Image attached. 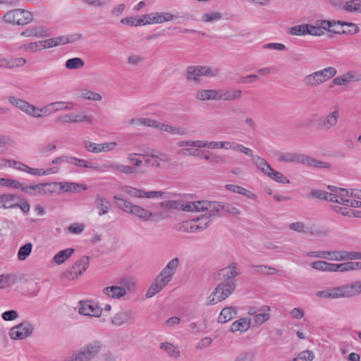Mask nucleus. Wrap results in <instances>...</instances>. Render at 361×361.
I'll list each match as a JSON object with an SVG mask.
<instances>
[{
    "label": "nucleus",
    "mask_w": 361,
    "mask_h": 361,
    "mask_svg": "<svg viewBox=\"0 0 361 361\" xmlns=\"http://www.w3.org/2000/svg\"><path fill=\"white\" fill-rule=\"evenodd\" d=\"M8 101L27 115L37 118L63 110V101H59L49 103L43 107H38L16 96H9Z\"/></svg>",
    "instance_id": "obj_1"
},
{
    "label": "nucleus",
    "mask_w": 361,
    "mask_h": 361,
    "mask_svg": "<svg viewBox=\"0 0 361 361\" xmlns=\"http://www.w3.org/2000/svg\"><path fill=\"white\" fill-rule=\"evenodd\" d=\"M277 160L283 163L302 164L308 166L325 168L328 164L307 155L296 152H279L277 154Z\"/></svg>",
    "instance_id": "obj_2"
},
{
    "label": "nucleus",
    "mask_w": 361,
    "mask_h": 361,
    "mask_svg": "<svg viewBox=\"0 0 361 361\" xmlns=\"http://www.w3.org/2000/svg\"><path fill=\"white\" fill-rule=\"evenodd\" d=\"M197 204L198 205H200V212L208 211V214L209 216L221 215V212L232 215L240 214V210L238 207L227 202H210L207 200H202L200 201V203Z\"/></svg>",
    "instance_id": "obj_3"
},
{
    "label": "nucleus",
    "mask_w": 361,
    "mask_h": 361,
    "mask_svg": "<svg viewBox=\"0 0 361 361\" xmlns=\"http://www.w3.org/2000/svg\"><path fill=\"white\" fill-rule=\"evenodd\" d=\"M336 73V68L327 67L305 75L302 79V83L308 88H314L333 78Z\"/></svg>",
    "instance_id": "obj_4"
},
{
    "label": "nucleus",
    "mask_w": 361,
    "mask_h": 361,
    "mask_svg": "<svg viewBox=\"0 0 361 361\" xmlns=\"http://www.w3.org/2000/svg\"><path fill=\"white\" fill-rule=\"evenodd\" d=\"M102 346L99 341H92L80 350L74 351L64 361H91L99 353Z\"/></svg>",
    "instance_id": "obj_5"
},
{
    "label": "nucleus",
    "mask_w": 361,
    "mask_h": 361,
    "mask_svg": "<svg viewBox=\"0 0 361 361\" xmlns=\"http://www.w3.org/2000/svg\"><path fill=\"white\" fill-rule=\"evenodd\" d=\"M118 284V286L105 287L102 290L103 294L109 298L118 300L124 297L127 293L133 291L135 286V283L129 278L121 279Z\"/></svg>",
    "instance_id": "obj_6"
},
{
    "label": "nucleus",
    "mask_w": 361,
    "mask_h": 361,
    "mask_svg": "<svg viewBox=\"0 0 361 361\" xmlns=\"http://www.w3.org/2000/svg\"><path fill=\"white\" fill-rule=\"evenodd\" d=\"M236 288L235 281L221 282L208 297L207 305H212L227 298Z\"/></svg>",
    "instance_id": "obj_7"
},
{
    "label": "nucleus",
    "mask_w": 361,
    "mask_h": 361,
    "mask_svg": "<svg viewBox=\"0 0 361 361\" xmlns=\"http://www.w3.org/2000/svg\"><path fill=\"white\" fill-rule=\"evenodd\" d=\"M4 21L9 24L25 25L32 20L31 12L24 9H13L8 11L4 17Z\"/></svg>",
    "instance_id": "obj_8"
},
{
    "label": "nucleus",
    "mask_w": 361,
    "mask_h": 361,
    "mask_svg": "<svg viewBox=\"0 0 361 361\" xmlns=\"http://www.w3.org/2000/svg\"><path fill=\"white\" fill-rule=\"evenodd\" d=\"M256 159V167L260 170L264 175L269 177L271 179L276 182L288 184L290 183L288 178H287L281 172L276 171L271 168L268 162L262 157H255Z\"/></svg>",
    "instance_id": "obj_9"
},
{
    "label": "nucleus",
    "mask_w": 361,
    "mask_h": 361,
    "mask_svg": "<svg viewBox=\"0 0 361 361\" xmlns=\"http://www.w3.org/2000/svg\"><path fill=\"white\" fill-rule=\"evenodd\" d=\"M340 118V110L338 106L324 116L319 117L317 120L316 129L317 130L328 131L334 128Z\"/></svg>",
    "instance_id": "obj_10"
},
{
    "label": "nucleus",
    "mask_w": 361,
    "mask_h": 361,
    "mask_svg": "<svg viewBox=\"0 0 361 361\" xmlns=\"http://www.w3.org/2000/svg\"><path fill=\"white\" fill-rule=\"evenodd\" d=\"M34 330V324L28 321H25L11 328L8 335L13 340H23L30 337Z\"/></svg>",
    "instance_id": "obj_11"
},
{
    "label": "nucleus",
    "mask_w": 361,
    "mask_h": 361,
    "mask_svg": "<svg viewBox=\"0 0 361 361\" xmlns=\"http://www.w3.org/2000/svg\"><path fill=\"white\" fill-rule=\"evenodd\" d=\"M197 203L200 201L190 202L184 203L182 200H166L161 202L159 205L163 209H178L185 212H200V207Z\"/></svg>",
    "instance_id": "obj_12"
},
{
    "label": "nucleus",
    "mask_w": 361,
    "mask_h": 361,
    "mask_svg": "<svg viewBox=\"0 0 361 361\" xmlns=\"http://www.w3.org/2000/svg\"><path fill=\"white\" fill-rule=\"evenodd\" d=\"M270 311L271 307L268 305L251 306L248 308L247 314L253 317L255 325L259 326L270 319Z\"/></svg>",
    "instance_id": "obj_13"
},
{
    "label": "nucleus",
    "mask_w": 361,
    "mask_h": 361,
    "mask_svg": "<svg viewBox=\"0 0 361 361\" xmlns=\"http://www.w3.org/2000/svg\"><path fill=\"white\" fill-rule=\"evenodd\" d=\"M324 259L331 261H348L361 259V252H348L345 250L324 251Z\"/></svg>",
    "instance_id": "obj_14"
},
{
    "label": "nucleus",
    "mask_w": 361,
    "mask_h": 361,
    "mask_svg": "<svg viewBox=\"0 0 361 361\" xmlns=\"http://www.w3.org/2000/svg\"><path fill=\"white\" fill-rule=\"evenodd\" d=\"M223 144H224V142L184 140L178 141L176 145L179 147H196L197 148L224 149V145H221Z\"/></svg>",
    "instance_id": "obj_15"
},
{
    "label": "nucleus",
    "mask_w": 361,
    "mask_h": 361,
    "mask_svg": "<svg viewBox=\"0 0 361 361\" xmlns=\"http://www.w3.org/2000/svg\"><path fill=\"white\" fill-rule=\"evenodd\" d=\"M345 285L338 287H331L326 290H319L316 293V295L319 298L324 299H338L348 298Z\"/></svg>",
    "instance_id": "obj_16"
},
{
    "label": "nucleus",
    "mask_w": 361,
    "mask_h": 361,
    "mask_svg": "<svg viewBox=\"0 0 361 361\" xmlns=\"http://www.w3.org/2000/svg\"><path fill=\"white\" fill-rule=\"evenodd\" d=\"M240 271L236 262H232L228 266L219 270L217 273L218 279L224 281H233L232 279L240 275Z\"/></svg>",
    "instance_id": "obj_17"
},
{
    "label": "nucleus",
    "mask_w": 361,
    "mask_h": 361,
    "mask_svg": "<svg viewBox=\"0 0 361 361\" xmlns=\"http://www.w3.org/2000/svg\"><path fill=\"white\" fill-rule=\"evenodd\" d=\"M221 145L222 146L224 145L225 149H231L233 151L238 152L242 154H244L246 156L250 157L251 158V161H252V164L255 166H256V162H255L256 159L255 158L260 157L259 155L254 154L253 151L251 149L246 147L244 145L239 144L238 142H235L227 141V142H224V144H223Z\"/></svg>",
    "instance_id": "obj_18"
},
{
    "label": "nucleus",
    "mask_w": 361,
    "mask_h": 361,
    "mask_svg": "<svg viewBox=\"0 0 361 361\" xmlns=\"http://www.w3.org/2000/svg\"><path fill=\"white\" fill-rule=\"evenodd\" d=\"M361 73L355 71H349L344 74L334 78L333 83L335 85L343 86L351 82H360Z\"/></svg>",
    "instance_id": "obj_19"
},
{
    "label": "nucleus",
    "mask_w": 361,
    "mask_h": 361,
    "mask_svg": "<svg viewBox=\"0 0 361 361\" xmlns=\"http://www.w3.org/2000/svg\"><path fill=\"white\" fill-rule=\"evenodd\" d=\"M116 142H104L97 144L88 140L83 142L84 147L92 153L106 152L112 150L116 146Z\"/></svg>",
    "instance_id": "obj_20"
},
{
    "label": "nucleus",
    "mask_w": 361,
    "mask_h": 361,
    "mask_svg": "<svg viewBox=\"0 0 361 361\" xmlns=\"http://www.w3.org/2000/svg\"><path fill=\"white\" fill-rule=\"evenodd\" d=\"M135 319L133 312L130 310H121L111 319V323L116 326H121L125 324L130 323Z\"/></svg>",
    "instance_id": "obj_21"
},
{
    "label": "nucleus",
    "mask_w": 361,
    "mask_h": 361,
    "mask_svg": "<svg viewBox=\"0 0 361 361\" xmlns=\"http://www.w3.org/2000/svg\"><path fill=\"white\" fill-rule=\"evenodd\" d=\"M50 186L49 183H39L35 185H25L22 184L21 191L30 195H45L50 193L51 190L47 189Z\"/></svg>",
    "instance_id": "obj_22"
},
{
    "label": "nucleus",
    "mask_w": 361,
    "mask_h": 361,
    "mask_svg": "<svg viewBox=\"0 0 361 361\" xmlns=\"http://www.w3.org/2000/svg\"><path fill=\"white\" fill-rule=\"evenodd\" d=\"M102 309L97 305L91 304L90 302L80 301L78 312L80 314L90 317H99L102 314Z\"/></svg>",
    "instance_id": "obj_23"
},
{
    "label": "nucleus",
    "mask_w": 361,
    "mask_h": 361,
    "mask_svg": "<svg viewBox=\"0 0 361 361\" xmlns=\"http://www.w3.org/2000/svg\"><path fill=\"white\" fill-rule=\"evenodd\" d=\"M19 197L20 196L15 193L0 194V209H16Z\"/></svg>",
    "instance_id": "obj_24"
},
{
    "label": "nucleus",
    "mask_w": 361,
    "mask_h": 361,
    "mask_svg": "<svg viewBox=\"0 0 361 361\" xmlns=\"http://www.w3.org/2000/svg\"><path fill=\"white\" fill-rule=\"evenodd\" d=\"M169 283V281L159 274L147 290L145 296L148 298L153 297L166 287Z\"/></svg>",
    "instance_id": "obj_25"
},
{
    "label": "nucleus",
    "mask_w": 361,
    "mask_h": 361,
    "mask_svg": "<svg viewBox=\"0 0 361 361\" xmlns=\"http://www.w3.org/2000/svg\"><path fill=\"white\" fill-rule=\"evenodd\" d=\"M92 122V117L90 116L81 115L78 114H65L58 117L57 122L61 123Z\"/></svg>",
    "instance_id": "obj_26"
},
{
    "label": "nucleus",
    "mask_w": 361,
    "mask_h": 361,
    "mask_svg": "<svg viewBox=\"0 0 361 361\" xmlns=\"http://www.w3.org/2000/svg\"><path fill=\"white\" fill-rule=\"evenodd\" d=\"M179 265V258L175 257L168 262V264L161 270L159 274L161 275V277L163 276V278L166 279L167 281L170 282Z\"/></svg>",
    "instance_id": "obj_27"
},
{
    "label": "nucleus",
    "mask_w": 361,
    "mask_h": 361,
    "mask_svg": "<svg viewBox=\"0 0 361 361\" xmlns=\"http://www.w3.org/2000/svg\"><path fill=\"white\" fill-rule=\"evenodd\" d=\"M243 92L239 89L231 88L226 90H219V100L233 101L242 97Z\"/></svg>",
    "instance_id": "obj_28"
},
{
    "label": "nucleus",
    "mask_w": 361,
    "mask_h": 361,
    "mask_svg": "<svg viewBox=\"0 0 361 361\" xmlns=\"http://www.w3.org/2000/svg\"><path fill=\"white\" fill-rule=\"evenodd\" d=\"M95 207L98 209V215L106 214L111 209V202L102 195H97L94 200Z\"/></svg>",
    "instance_id": "obj_29"
},
{
    "label": "nucleus",
    "mask_w": 361,
    "mask_h": 361,
    "mask_svg": "<svg viewBox=\"0 0 361 361\" xmlns=\"http://www.w3.org/2000/svg\"><path fill=\"white\" fill-rule=\"evenodd\" d=\"M195 98L201 100H219V90H200L195 92Z\"/></svg>",
    "instance_id": "obj_30"
},
{
    "label": "nucleus",
    "mask_w": 361,
    "mask_h": 361,
    "mask_svg": "<svg viewBox=\"0 0 361 361\" xmlns=\"http://www.w3.org/2000/svg\"><path fill=\"white\" fill-rule=\"evenodd\" d=\"M202 76L201 66H190L187 68L185 78L188 81L199 83Z\"/></svg>",
    "instance_id": "obj_31"
},
{
    "label": "nucleus",
    "mask_w": 361,
    "mask_h": 361,
    "mask_svg": "<svg viewBox=\"0 0 361 361\" xmlns=\"http://www.w3.org/2000/svg\"><path fill=\"white\" fill-rule=\"evenodd\" d=\"M153 123H154V125L152 126V127H154L157 129H159L161 131H164V132L173 134V135H185L184 130L180 128L172 126L165 124V123H159L154 120H153Z\"/></svg>",
    "instance_id": "obj_32"
},
{
    "label": "nucleus",
    "mask_w": 361,
    "mask_h": 361,
    "mask_svg": "<svg viewBox=\"0 0 361 361\" xmlns=\"http://www.w3.org/2000/svg\"><path fill=\"white\" fill-rule=\"evenodd\" d=\"M130 214L137 216L143 221H148L152 216V213L150 211L136 204L131 209Z\"/></svg>",
    "instance_id": "obj_33"
},
{
    "label": "nucleus",
    "mask_w": 361,
    "mask_h": 361,
    "mask_svg": "<svg viewBox=\"0 0 361 361\" xmlns=\"http://www.w3.org/2000/svg\"><path fill=\"white\" fill-rule=\"evenodd\" d=\"M237 314V311L234 307H226L222 309L221 311L219 318L218 322L219 323H226L233 318H234Z\"/></svg>",
    "instance_id": "obj_34"
},
{
    "label": "nucleus",
    "mask_w": 361,
    "mask_h": 361,
    "mask_svg": "<svg viewBox=\"0 0 361 361\" xmlns=\"http://www.w3.org/2000/svg\"><path fill=\"white\" fill-rule=\"evenodd\" d=\"M250 327V321L245 318H240L235 321L231 326L230 330L232 332H245Z\"/></svg>",
    "instance_id": "obj_35"
},
{
    "label": "nucleus",
    "mask_w": 361,
    "mask_h": 361,
    "mask_svg": "<svg viewBox=\"0 0 361 361\" xmlns=\"http://www.w3.org/2000/svg\"><path fill=\"white\" fill-rule=\"evenodd\" d=\"M47 35V30L43 27H31L20 34L23 37H43Z\"/></svg>",
    "instance_id": "obj_36"
},
{
    "label": "nucleus",
    "mask_w": 361,
    "mask_h": 361,
    "mask_svg": "<svg viewBox=\"0 0 361 361\" xmlns=\"http://www.w3.org/2000/svg\"><path fill=\"white\" fill-rule=\"evenodd\" d=\"M74 252L73 248H67L56 253L53 260L57 264H61L68 259Z\"/></svg>",
    "instance_id": "obj_37"
},
{
    "label": "nucleus",
    "mask_w": 361,
    "mask_h": 361,
    "mask_svg": "<svg viewBox=\"0 0 361 361\" xmlns=\"http://www.w3.org/2000/svg\"><path fill=\"white\" fill-rule=\"evenodd\" d=\"M329 234L328 228L315 225L308 226L307 235L314 237H326Z\"/></svg>",
    "instance_id": "obj_38"
},
{
    "label": "nucleus",
    "mask_w": 361,
    "mask_h": 361,
    "mask_svg": "<svg viewBox=\"0 0 361 361\" xmlns=\"http://www.w3.org/2000/svg\"><path fill=\"white\" fill-rule=\"evenodd\" d=\"M336 192H337V195L334 200L335 202L348 207L350 199H348L347 197H350V190L343 188L342 190H336Z\"/></svg>",
    "instance_id": "obj_39"
},
{
    "label": "nucleus",
    "mask_w": 361,
    "mask_h": 361,
    "mask_svg": "<svg viewBox=\"0 0 361 361\" xmlns=\"http://www.w3.org/2000/svg\"><path fill=\"white\" fill-rule=\"evenodd\" d=\"M160 348L164 350L169 357L172 358H178L180 355V350L171 343H161Z\"/></svg>",
    "instance_id": "obj_40"
},
{
    "label": "nucleus",
    "mask_w": 361,
    "mask_h": 361,
    "mask_svg": "<svg viewBox=\"0 0 361 361\" xmlns=\"http://www.w3.org/2000/svg\"><path fill=\"white\" fill-rule=\"evenodd\" d=\"M118 164L106 161L102 165L94 164V171L99 172H109L118 171Z\"/></svg>",
    "instance_id": "obj_41"
},
{
    "label": "nucleus",
    "mask_w": 361,
    "mask_h": 361,
    "mask_svg": "<svg viewBox=\"0 0 361 361\" xmlns=\"http://www.w3.org/2000/svg\"><path fill=\"white\" fill-rule=\"evenodd\" d=\"M348 13H361V0H350L345 3L343 7Z\"/></svg>",
    "instance_id": "obj_42"
},
{
    "label": "nucleus",
    "mask_w": 361,
    "mask_h": 361,
    "mask_svg": "<svg viewBox=\"0 0 361 361\" xmlns=\"http://www.w3.org/2000/svg\"><path fill=\"white\" fill-rule=\"evenodd\" d=\"M17 279V276L13 274L0 275V289H4L13 285Z\"/></svg>",
    "instance_id": "obj_43"
},
{
    "label": "nucleus",
    "mask_w": 361,
    "mask_h": 361,
    "mask_svg": "<svg viewBox=\"0 0 361 361\" xmlns=\"http://www.w3.org/2000/svg\"><path fill=\"white\" fill-rule=\"evenodd\" d=\"M68 164H72V165H74L76 166L90 169L94 171V163L90 162L85 159H78V158L73 157H69V161H68Z\"/></svg>",
    "instance_id": "obj_44"
},
{
    "label": "nucleus",
    "mask_w": 361,
    "mask_h": 361,
    "mask_svg": "<svg viewBox=\"0 0 361 361\" xmlns=\"http://www.w3.org/2000/svg\"><path fill=\"white\" fill-rule=\"evenodd\" d=\"M345 287L348 298L361 294V281H357L350 284L345 285Z\"/></svg>",
    "instance_id": "obj_45"
},
{
    "label": "nucleus",
    "mask_w": 361,
    "mask_h": 361,
    "mask_svg": "<svg viewBox=\"0 0 361 361\" xmlns=\"http://www.w3.org/2000/svg\"><path fill=\"white\" fill-rule=\"evenodd\" d=\"M142 197L141 198H149V199H156V198H169L170 195L165 192L162 191H145L142 190Z\"/></svg>",
    "instance_id": "obj_46"
},
{
    "label": "nucleus",
    "mask_w": 361,
    "mask_h": 361,
    "mask_svg": "<svg viewBox=\"0 0 361 361\" xmlns=\"http://www.w3.org/2000/svg\"><path fill=\"white\" fill-rule=\"evenodd\" d=\"M85 62L84 61L78 57H75L72 59H69L66 61L65 66L67 69L74 70L79 69L84 66Z\"/></svg>",
    "instance_id": "obj_47"
},
{
    "label": "nucleus",
    "mask_w": 361,
    "mask_h": 361,
    "mask_svg": "<svg viewBox=\"0 0 361 361\" xmlns=\"http://www.w3.org/2000/svg\"><path fill=\"white\" fill-rule=\"evenodd\" d=\"M114 198L118 201L117 204L119 209L126 213L130 214V211L133 209L135 204L128 200L119 197L118 195H114Z\"/></svg>",
    "instance_id": "obj_48"
},
{
    "label": "nucleus",
    "mask_w": 361,
    "mask_h": 361,
    "mask_svg": "<svg viewBox=\"0 0 361 361\" xmlns=\"http://www.w3.org/2000/svg\"><path fill=\"white\" fill-rule=\"evenodd\" d=\"M292 35H306L308 32L307 24H302L299 25H295L289 29L288 32Z\"/></svg>",
    "instance_id": "obj_49"
},
{
    "label": "nucleus",
    "mask_w": 361,
    "mask_h": 361,
    "mask_svg": "<svg viewBox=\"0 0 361 361\" xmlns=\"http://www.w3.org/2000/svg\"><path fill=\"white\" fill-rule=\"evenodd\" d=\"M22 184V183L15 179L0 178L1 185L9 187L14 189L21 190Z\"/></svg>",
    "instance_id": "obj_50"
},
{
    "label": "nucleus",
    "mask_w": 361,
    "mask_h": 361,
    "mask_svg": "<svg viewBox=\"0 0 361 361\" xmlns=\"http://www.w3.org/2000/svg\"><path fill=\"white\" fill-rule=\"evenodd\" d=\"M201 69L202 72V76H206L207 78L216 77L220 73V69L217 67L201 66Z\"/></svg>",
    "instance_id": "obj_51"
},
{
    "label": "nucleus",
    "mask_w": 361,
    "mask_h": 361,
    "mask_svg": "<svg viewBox=\"0 0 361 361\" xmlns=\"http://www.w3.org/2000/svg\"><path fill=\"white\" fill-rule=\"evenodd\" d=\"M128 123L130 126H145L152 127L154 125L153 120L147 118H132L128 121Z\"/></svg>",
    "instance_id": "obj_52"
},
{
    "label": "nucleus",
    "mask_w": 361,
    "mask_h": 361,
    "mask_svg": "<svg viewBox=\"0 0 361 361\" xmlns=\"http://www.w3.org/2000/svg\"><path fill=\"white\" fill-rule=\"evenodd\" d=\"M32 245L27 243L21 246L18 252V257L20 260H25L31 253Z\"/></svg>",
    "instance_id": "obj_53"
},
{
    "label": "nucleus",
    "mask_w": 361,
    "mask_h": 361,
    "mask_svg": "<svg viewBox=\"0 0 361 361\" xmlns=\"http://www.w3.org/2000/svg\"><path fill=\"white\" fill-rule=\"evenodd\" d=\"M226 188L230 191H232L235 193L244 195L248 197H250L252 195V193L247 190V189L233 184H228L226 185Z\"/></svg>",
    "instance_id": "obj_54"
},
{
    "label": "nucleus",
    "mask_w": 361,
    "mask_h": 361,
    "mask_svg": "<svg viewBox=\"0 0 361 361\" xmlns=\"http://www.w3.org/2000/svg\"><path fill=\"white\" fill-rule=\"evenodd\" d=\"M80 97L87 100L100 101L102 97L99 93L88 90H83L80 93Z\"/></svg>",
    "instance_id": "obj_55"
},
{
    "label": "nucleus",
    "mask_w": 361,
    "mask_h": 361,
    "mask_svg": "<svg viewBox=\"0 0 361 361\" xmlns=\"http://www.w3.org/2000/svg\"><path fill=\"white\" fill-rule=\"evenodd\" d=\"M315 24L317 25L322 31L329 30L330 32H334V33H340V32L330 30L331 27L337 24V22H336V21H330V20H316Z\"/></svg>",
    "instance_id": "obj_56"
},
{
    "label": "nucleus",
    "mask_w": 361,
    "mask_h": 361,
    "mask_svg": "<svg viewBox=\"0 0 361 361\" xmlns=\"http://www.w3.org/2000/svg\"><path fill=\"white\" fill-rule=\"evenodd\" d=\"M222 18V14L220 12H211L204 14L202 16V20L205 23H212L219 20Z\"/></svg>",
    "instance_id": "obj_57"
},
{
    "label": "nucleus",
    "mask_w": 361,
    "mask_h": 361,
    "mask_svg": "<svg viewBox=\"0 0 361 361\" xmlns=\"http://www.w3.org/2000/svg\"><path fill=\"white\" fill-rule=\"evenodd\" d=\"M314 358V355L311 350H304L300 352L298 357L293 358L291 361H312Z\"/></svg>",
    "instance_id": "obj_58"
},
{
    "label": "nucleus",
    "mask_w": 361,
    "mask_h": 361,
    "mask_svg": "<svg viewBox=\"0 0 361 361\" xmlns=\"http://www.w3.org/2000/svg\"><path fill=\"white\" fill-rule=\"evenodd\" d=\"M90 258L88 256H83L79 260H78L74 264H75L80 269L79 274H83L89 267Z\"/></svg>",
    "instance_id": "obj_59"
},
{
    "label": "nucleus",
    "mask_w": 361,
    "mask_h": 361,
    "mask_svg": "<svg viewBox=\"0 0 361 361\" xmlns=\"http://www.w3.org/2000/svg\"><path fill=\"white\" fill-rule=\"evenodd\" d=\"M288 227L292 231L307 235L308 226H306L303 222H293Z\"/></svg>",
    "instance_id": "obj_60"
},
{
    "label": "nucleus",
    "mask_w": 361,
    "mask_h": 361,
    "mask_svg": "<svg viewBox=\"0 0 361 361\" xmlns=\"http://www.w3.org/2000/svg\"><path fill=\"white\" fill-rule=\"evenodd\" d=\"M7 59L8 69L22 67L26 63L25 59L22 57Z\"/></svg>",
    "instance_id": "obj_61"
},
{
    "label": "nucleus",
    "mask_w": 361,
    "mask_h": 361,
    "mask_svg": "<svg viewBox=\"0 0 361 361\" xmlns=\"http://www.w3.org/2000/svg\"><path fill=\"white\" fill-rule=\"evenodd\" d=\"M255 353L252 351H243L239 353L233 361H253Z\"/></svg>",
    "instance_id": "obj_62"
},
{
    "label": "nucleus",
    "mask_w": 361,
    "mask_h": 361,
    "mask_svg": "<svg viewBox=\"0 0 361 361\" xmlns=\"http://www.w3.org/2000/svg\"><path fill=\"white\" fill-rule=\"evenodd\" d=\"M20 49L34 52L38 50H41L42 49L40 44V41H39L37 42H30L29 44H23L20 47Z\"/></svg>",
    "instance_id": "obj_63"
},
{
    "label": "nucleus",
    "mask_w": 361,
    "mask_h": 361,
    "mask_svg": "<svg viewBox=\"0 0 361 361\" xmlns=\"http://www.w3.org/2000/svg\"><path fill=\"white\" fill-rule=\"evenodd\" d=\"M153 157L156 158L161 164V167L171 161V159L169 154L162 152H157L153 154Z\"/></svg>",
    "instance_id": "obj_64"
}]
</instances>
